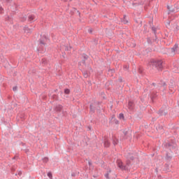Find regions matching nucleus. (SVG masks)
<instances>
[{
	"label": "nucleus",
	"instance_id": "f257e3e1",
	"mask_svg": "<svg viewBox=\"0 0 179 179\" xmlns=\"http://www.w3.org/2000/svg\"><path fill=\"white\" fill-rule=\"evenodd\" d=\"M126 159H127L126 165H124L122 162H117V166L120 170L127 171L129 169V166H131V162H134L135 159H136V153L134 152H127L124 154Z\"/></svg>",
	"mask_w": 179,
	"mask_h": 179
},
{
	"label": "nucleus",
	"instance_id": "f03ea898",
	"mask_svg": "<svg viewBox=\"0 0 179 179\" xmlns=\"http://www.w3.org/2000/svg\"><path fill=\"white\" fill-rule=\"evenodd\" d=\"M50 41V38L46 35H41V38L38 41V52L44 54L46 51L47 43Z\"/></svg>",
	"mask_w": 179,
	"mask_h": 179
},
{
	"label": "nucleus",
	"instance_id": "7ed1b4c3",
	"mask_svg": "<svg viewBox=\"0 0 179 179\" xmlns=\"http://www.w3.org/2000/svg\"><path fill=\"white\" fill-rule=\"evenodd\" d=\"M150 65L152 66V69H156L159 72L163 71V61L162 60L152 59Z\"/></svg>",
	"mask_w": 179,
	"mask_h": 179
},
{
	"label": "nucleus",
	"instance_id": "20e7f679",
	"mask_svg": "<svg viewBox=\"0 0 179 179\" xmlns=\"http://www.w3.org/2000/svg\"><path fill=\"white\" fill-rule=\"evenodd\" d=\"M164 147L165 149H168L171 153H173V151L177 148V143H176V140L171 139L164 143Z\"/></svg>",
	"mask_w": 179,
	"mask_h": 179
},
{
	"label": "nucleus",
	"instance_id": "39448f33",
	"mask_svg": "<svg viewBox=\"0 0 179 179\" xmlns=\"http://www.w3.org/2000/svg\"><path fill=\"white\" fill-rule=\"evenodd\" d=\"M100 104H101V102L100 101H96V102L90 103V113L91 114H94V113H96V110H97L98 111L101 110V106H100Z\"/></svg>",
	"mask_w": 179,
	"mask_h": 179
},
{
	"label": "nucleus",
	"instance_id": "423d86ee",
	"mask_svg": "<svg viewBox=\"0 0 179 179\" xmlns=\"http://www.w3.org/2000/svg\"><path fill=\"white\" fill-rule=\"evenodd\" d=\"M157 114L159 115V117H162L163 115L166 116L167 114H169V112L167 111V109L164 108H161L159 111L157 112Z\"/></svg>",
	"mask_w": 179,
	"mask_h": 179
},
{
	"label": "nucleus",
	"instance_id": "0eeeda50",
	"mask_svg": "<svg viewBox=\"0 0 179 179\" xmlns=\"http://www.w3.org/2000/svg\"><path fill=\"white\" fill-rule=\"evenodd\" d=\"M81 58H82V60H81V62H79V65H82V64H83V65L86 66V61H87V59H89V56L83 53L82 55Z\"/></svg>",
	"mask_w": 179,
	"mask_h": 179
},
{
	"label": "nucleus",
	"instance_id": "6e6552de",
	"mask_svg": "<svg viewBox=\"0 0 179 179\" xmlns=\"http://www.w3.org/2000/svg\"><path fill=\"white\" fill-rule=\"evenodd\" d=\"M165 160L167 163H170V162L173 160V153H170L169 152V151H166L165 155Z\"/></svg>",
	"mask_w": 179,
	"mask_h": 179
},
{
	"label": "nucleus",
	"instance_id": "1a4fd4ad",
	"mask_svg": "<svg viewBox=\"0 0 179 179\" xmlns=\"http://www.w3.org/2000/svg\"><path fill=\"white\" fill-rule=\"evenodd\" d=\"M37 20V18H36V15H29L28 16V22L30 23H33V22H36Z\"/></svg>",
	"mask_w": 179,
	"mask_h": 179
},
{
	"label": "nucleus",
	"instance_id": "9d476101",
	"mask_svg": "<svg viewBox=\"0 0 179 179\" xmlns=\"http://www.w3.org/2000/svg\"><path fill=\"white\" fill-rule=\"evenodd\" d=\"M62 108H64V106H62V105L59 104V105L55 106V110L57 113H61L62 111Z\"/></svg>",
	"mask_w": 179,
	"mask_h": 179
},
{
	"label": "nucleus",
	"instance_id": "9b49d317",
	"mask_svg": "<svg viewBox=\"0 0 179 179\" xmlns=\"http://www.w3.org/2000/svg\"><path fill=\"white\" fill-rule=\"evenodd\" d=\"M159 85H160V86H162V87H164V90H167V83H166V82L161 80L159 83Z\"/></svg>",
	"mask_w": 179,
	"mask_h": 179
},
{
	"label": "nucleus",
	"instance_id": "f8f14e48",
	"mask_svg": "<svg viewBox=\"0 0 179 179\" xmlns=\"http://www.w3.org/2000/svg\"><path fill=\"white\" fill-rule=\"evenodd\" d=\"M177 48H178V44L176 43L173 47L171 48V52H176V51H177Z\"/></svg>",
	"mask_w": 179,
	"mask_h": 179
},
{
	"label": "nucleus",
	"instance_id": "ddd939ff",
	"mask_svg": "<svg viewBox=\"0 0 179 179\" xmlns=\"http://www.w3.org/2000/svg\"><path fill=\"white\" fill-rule=\"evenodd\" d=\"M174 86H176V84L174 83V80L171 79L169 81V89H173V87H174Z\"/></svg>",
	"mask_w": 179,
	"mask_h": 179
},
{
	"label": "nucleus",
	"instance_id": "4468645a",
	"mask_svg": "<svg viewBox=\"0 0 179 179\" xmlns=\"http://www.w3.org/2000/svg\"><path fill=\"white\" fill-rule=\"evenodd\" d=\"M122 23L123 24H127L128 23V20H127V15H124L123 17L121 19Z\"/></svg>",
	"mask_w": 179,
	"mask_h": 179
},
{
	"label": "nucleus",
	"instance_id": "2eb2a0df",
	"mask_svg": "<svg viewBox=\"0 0 179 179\" xmlns=\"http://www.w3.org/2000/svg\"><path fill=\"white\" fill-rule=\"evenodd\" d=\"M164 170L166 171V173H169V171H170V164H165Z\"/></svg>",
	"mask_w": 179,
	"mask_h": 179
},
{
	"label": "nucleus",
	"instance_id": "dca6fc26",
	"mask_svg": "<svg viewBox=\"0 0 179 179\" xmlns=\"http://www.w3.org/2000/svg\"><path fill=\"white\" fill-rule=\"evenodd\" d=\"M103 145L105 148H110V141H108L107 139H105L103 141Z\"/></svg>",
	"mask_w": 179,
	"mask_h": 179
},
{
	"label": "nucleus",
	"instance_id": "f3484780",
	"mask_svg": "<svg viewBox=\"0 0 179 179\" xmlns=\"http://www.w3.org/2000/svg\"><path fill=\"white\" fill-rule=\"evenodd\" d=\"M138 72L140 73V75H143V73H145V69H143V67H139Z\"/></svg>",
	"mask_w": 179,
	"mask_h": 179
},
{
	"label": "nucleus",
	"instance_id": "a211bd4d",
	"mask_svg": "<svg viewBox=\"0 0 179 179\" xmlns=\"http://www.w3.org/2000/svg\"><path fill=\"white\" fill-rule=\"evenodd\" d=\"M112 120H113V122L116 124L118 125L120 124V121L115 118V116L113 115H112Z\"/></svg>",
	"mask_w": 179,
	"mask_h": 179
},
{
	"label": "nucleus",
	"instance_id": "6ab92c4d",
	"mask_svg": "<svg viewBox=\"0 0 179 179\" xmlns=\"http://www.w3.org/2000/svg\"><path fill=\"white\" fill-rule=\"evenodd\" d=\"M82 72H83V75L84 78H89V73H87V71L84 70V71H82Z\"/></svg>",
	"mask_w": 179,
	"mask_h": 179
},
{
	"label": "nucleus",
	"instance_id": "aec40b11",
	"mask_svg": "<svg viewBox=\"0 0 179 179\" xmlns=\"http://www.w3.org/2000/svg\"><path fill=\"white\" fill-rule=\"evenodd\" d=\"M24 31L25 33H31V29H29L28 27H24Z\"/></svg>",
	"mask_w": 179,
	"mask_h": 179
},
{
	"label": "nucleus",
	"instance_id": "412c9836",
	"mask_svg": "<svg viewBox=\"0 0 179 179\" xmlns=\"http://www.w3.org/2000/svg\"><path fill=\"white\" fill-rule=\"evenodd\" d=\"M41 64L43 65H47V64H48V62L46 60V59L43 58L41 59Z\"/></svg>",
	"mask_w": 179,
	"mask_h": 179
},
{
	"label": "nucleus",
	"instance_id": "4be33fe9",
	"mask_svg": "<svg viewBox=\"0 0 179 179\" xmlns=\"http://www.w3.org/2000/svg\"><path fill=\"white\" fill-rule=\"evenodd\" d=\"M119 119L125 121V117L124 116V113H121L119 114Z\"/></svg>",
	"mask_w": 179,
	"mask_h": 179
},
{
	"label": "nucleus",
	"instance_id": "5701e85b",
	"mask_svg": "<svg viewBox=\"0 0 179 179\" xmlns=\"http://www.w3.org/2000/svg\"><path fill=\"white\" fill-rule=\"evenodd\" d=\"M113 145H114V146H116V145H118V139L113 138Z\"/></svg>",
	"mask_w": 179,
	"mask_h": 179
},
{
	"label": "nucleus",
	"instance_id": "b1692460",
	"mask_svg": "<svg viewBox=\"0 0 179 179\" xmlns=\"http://www.w3.org/2000/svg\"><path fill=\"white\" fill-rule=\"evenodd\" d=\"M20 20H21V22H26V20H27V15H24L23 17H21Z\"/></svg>",
	"mask_w": 179,
	"mask_h": 179
},
{
	"label": "nucleus",
	"instance_id": "393cba45",
	"mask_svg": "<svg viewBox=\"0 0 179 179\" xmlns=\"http://www.w3.org/2000/svg\"><path fill=\"white\" fill-rule=\"evenodd\" d=\"M152 31H153L154 34H155V37L157 38V36H156V33H157V29L155 27H152Z\"/></svg>",
	"mask_w": 179,
	"mask_h": 179
},
{
	"label": "nucleus",
	"instance_id": "a878e982",
	"mask_svg": "<svg viewBox=\"0 0 179 179\" xmlns=\"http://www.w3.org/2000/svg\"><path fill=\"white\" fill-rule=\"evenodd\" d=\"M71 93V90L66 88L64 90V94H69Z\"/></svg>",
	"mask_w": 179,
	"mask_h": 179
},
{
	"label": "nucleus",
	"instance_id": "bb28decb",
	"mask_svg": "<svg viewBox=\"0 0 179 179\" xmlns=\"http://www.w3.org/2000/svg\"><path fill=\"white\" fill-rule=\"evenodd\" d=\"M43 163H48V157H45L42 159Z\"/></svg>",
	"mask_w": 179,
	"mask_h": 179
},
{
	"label": "nucleus",
	"instance_id": "cd10ccee",
	"mask_svg": "<svg viewBox=\"0 0 179 179\" xmlns=\"http://www.w3.org/2000/svg\"><path fill=\"white\" fill-rule=\"evenodd\" d=\"M98 41H99L95 38V39H93L92 43H93L95 45H97Z\"/></svg>",
	"mask_w": 179,
	"mask_h": 179
},
{
	"label": "nucleus",
	"instance_id": "c85d7f7f",
	"mask_svg": "<svg viewBox=\"0 0 179 179\" xmlns=\"http://www.w3.org/2000/svg\"><path fill=\"white\" fill-rule=\"evenodd\" d=\"M108 72H111V73H115V69H110L108 70Z\"/></svg>",
	"mask_w": 179,
	"mask_h": 179
},
{
	"label": "nucleus",
	"instance_id": "c756f323",
	"mask_svg": "<svg viewBox=\"0 0 179 179\" xmlns=\"http://www.w3.org/2000/svg\"><path fill=\"white\" fill-rule=\"evenodd\" d=\"M134 103H132V101H129V108H132V106H133Z\"/></svg>",
	"mask_w": 179,
	"mask_h": 179
},
{
	"label": "nucleus",
	"instance_id": "7c9ffc66",
	"mask_svg": "<svg viewBox=\"0 0 179 179\" xmlns=\"http://www.w3.org/2000/svg\"><path fill=\"white\" fill-rule=\"evenodd\" d=\"M48 177H49V178L52 179V173L48 172Z\"/></svg>",
	"mask_w": 179,
	"mask_h": 179
},
{
	"label": "nucleus",
	"instance_id": "2f4dec72",
	"mask_svg": "<svg viewBox=\"0 0 179 179\" xmlns=\"http://www.w3.org/2000/svg\"><path fill=\"white\" fill-rule=\"evenodd\" d=\"M147 43H148V44H152V39H151L150 38H147Z\"/></svg>",
	"mask_w": 179,
	"mask_h": 179
},
{
	"label": "nucleus",
	"instance_id": "473e14b6",
	"mask_svg": "<svg viewBox=\"0 0 179 179\" xmlns=\"http://www.w3.org/2000/svg\"><path fill=\"white\" fill-rule=\"evenodd\" d=\"M13 92H17V86H15L13 87Z\"/></svg>",
	"mask_w": 179,
	"mask_h": 179
},
{
	"label": "nucleus",
	"instance_id": "72a5a7b5",
	"mask_svg": "<svg viewBox=\"0 0 179 179\" xmlns=\"http://www.w3.org/2000/svg\"><path fill=\"white\" fill-rule=\"evenodd\" d=\"M118 82H120V83H122V82H123L122 77H119Z\"/></svg>",
	"mask_w": 179,
	"mask_h": 179
},
{
	"label": "nucleus",
	"instance_id": "f704fd0d",
	"mask_svg": "<svg viewBox=\"0 0 179 179\" xmlns=\"http://www.w3.org/2000/svg\"><path fill=\"white\" fill-rule=\"evenodd\" d=\"M123 133H124V136H127L128 135V131H127V130H124L123 131Z\"/></svg>",
	"mask_w": 179,
	"mask_h": 179
},
{
	"label": "nucleus",
	"instance_id": "c9c22d12",
	"mask_svg": "<svg viewBox=\"0 0 179 179\" xmlns=\"http://www.w3.org/2000/svg\"><path fill=\"white\" fill-rule=\"evenodd\" d=\"M71 177H76V172L71 173Z\"/></svg>",
	"mask_w": 179,
	"mask_h": 179
},
{
	"label": "nucleus",
	"instance_id": "e433bc0d",
	"mask_svg": "<svg viewBox=\"0 0 179 179\" xmlns=\"http://www.w3.org/2000/svg\"><path fill=\"white\" fill-rule=\"evenodd\" d=\"M176 10L174 9H170L169 11V13H173V12H175Z\"/></svg>",
	"mask_w": 179,
	"mask_h": 179
},
{
	"label": "nucleus",
	"instance_id": "4c0bfd02",
	"mask_svg": "<svg viewBox=\"0 0 179 179\" xmlns=\"http://www.w3.org/2000/svg\"><path fill=\"white\" fill-rule=\"evenodd\" d=\"M176 10L174 9H170L169 11V13H173V12H175Z\"/></svg>",
	"mask_w": 179,
	"mask_h": 179
},
{
	"label": "nucleus",
	"instance_id": "58836bf2",
	"mask_svg": "<svg viewBox=\"0 0 179 179\" xmlns=\"http://www.w3.org/2000/svg\"><path fill=\"white\" fill-rule=\"evenodd\" d=\"M1 13H3V8L1 6H0V15Z\"/></svg>",
	"mask_w": 179,
	"mask_h": 179
},
{
	"label": "nucleus",
	"instance_id": "ea45409f",
	"mask_svg": "<svg viewBox=\"0 0 179 179\" xmlns=\"http://www.w3.org/2000/svg\"><path fill=\"white\" fill-rule=\"evenodd\" d=\"M109 173H106L105 174V177H106V178H107V179H109L110 178H109Z\"/></svg>",
	"mask_w": 179,
	"mask_h": 179
},
{
	"label": "nucleus",
	"instance_id": "a19ab883",
	"mask_svg": "<svg viewBox=\"0 0 179 179\" xmlns=\"http://www.w3.org/2000/svg\"><path fill=\"white\" fill-rule=\"evenodd\" d=\"M170 23H171L170 20L166 22V27H169V26H170Z\"/></svg>",
	"mask_w": 179,
	"mask_h": 179
},
{
	"label": "nucleus",
	"instance_id": "79ce46f5",
	"mask_svg": "<svg viewBox=\"0 0 179 179\" xmlns=\"http://www.w3.org/2000/svg\"><path fill=\"white\" fill-rule=\"evenodd\" d=\"M88 164H89L90 167H92V166H93L92 161L88 162Z\"/></svg>",
	"mask_w": 179,
	"mask_h": 179
},
{
	"label": "nucleus",
	"instance_id": "37998d69",
	"mask_svg": "<svg viewBox=\"0 0 179 179\" xmlns=\"http://www.w3.org/2000/svg\"><path fill=\"white\" fill-rule=\"evenodd\" d=\"M88 69H89L91 72H93V69H92V66H88Z\"/></svg>",
	"mask_w": 179,
	"mask_h": 179
},
{
	"label": "nucleus",
	"instance_id": "c03bdc74",
	"mask_svg": "<svg viewBox=\"0 0 179 179\" xmlns=\"http://www.w3.org/2000/svg\"><path fill=\"white\" fill-rule=\"evenodd\" d=\"M13 0H6V2L7 3H10V2H12Z\"/></svg>",
	"mask_w": 179,
	"mask_h": 179
},
{
	"label": "nucleus",
	"instance_id": "a18cd8bd",
	"mask_svg": "<svg viewBox=\"0 0 179 179\" xmlns=\"http://www.w3.org/2000/svg\"><path fill=\"white\" fill-rule=\"evenodd\" d=\"M157 120V117H152V121H156Z\"/></svg>",
	"mask_w": 179,
	"mask_h": 179
},
{
	"label": "nucleus",
	"instance_id": "49530a36",
	"mask_svg": "<svg viewBox=\"0 0 179 179\" xmlns=\"http://www.w3.org/2000/svg\"><path fill=\"white\" fill-rule=\"evenodd\" d=\"M6 19V20H9V19H10V17L9 16H7V17Z\"/></svg>",
	"mask_w": 179,
	"mask_h": 179
},
{
	"label": "nucleus",
	"instance_id": "de8ad7c7",
	"mask_svg": "<svg viewBox=\"0 0 179 179\" xmlns=\"http://www.w3.org/2000/svg\"><path fill=\"white\" fill-rule=\"evenodd\" d=\"M167 9L169 10L171 9L170 6H167Z\"/></svg>",
	"mask_w": 179,
	"mask_h": 179
},
{
	"label": "nucleus",
	"instance_id": "09e8293b",
	"mask_svg": "<svg viewBox=\"0 0 179 179\" xmlns=\"http://www.w3.org/2000/svg\"><path fill=\"white\" fill-rule=\"evenodd\" d=\"M76 10V8H73V12H75Z\"/></svg>",
	"mask_w": 179,
	"mask_h": 179
},
{
	"label": "nucleus",
	"instance_id": "8fccbe9b",
	"mask_svg": "<svg viewBox=\"0 0 179 179\" xmlns=\"http://www.w3.org/2000/svg\"><path fill=\"white\" fill-rule=\"evenodd\" d=\"M152 86H156V83H152Z\"/></svg>",
	"mask_w": 179,
	"mask_h": 179
},
{
	"label": "nucleus",
	"instance_id": "3c124183",
	"mask_svg": "<svg viewBox=\"0 0 179 179\" xmlns=\"http://www.w3.org/2000/svg\"><path fill=\"white\" fill-rule=\"evenodd\" d=\"M77 12H78L79 16H80V12H79V10H77Z\"/></svg>",
	"mask_w": 179,
	"mask_h": 179
},
{
	"label": "nucleus",
	"instance_id": "603ef678",
	"mask_svg": "<svg viewBox=\"0 0 179 179\" xmlns=\"http://www.w3.org/2000/svg\"><path fill=\"white\" fill-rule=\"evenodd\" d=\"M18 176H22V172H19Z\"/></svg>",
	"mask_w": 179,
	"mask_h": 179
},
{
	"label": "nucleus",
	"instance_id": "864d4df0",
	"mask_svg": "<svg viewBox=\"0 0 179 179\" xmlns=\"http://www.w3.org/2000/svg\"><path fill=\"white\" fill-rule=\"evenodd\" d=\"M52 97H57V95L56 94H53Z\"/></svg>",
	"mask_w": 179,
	"mask_h": 179
},
{
	"label": "nucleus",
	"instance_id": "5fc2aeb1",
	"mask_svg": "<svg viewBox=\"0 0 179 179\" xmlns=\"http://www.w3.org/2000/svg\"><path fill=\"white\" fill-rule=\"evenodd\" d=\"M92 29H89V33H92Z\"/></svg>",
	"mask_w": 179,
	"mask_h": 179
},
{
	"label": "nucleus",
	"instance_id": "6e6d98bb",
	"mask_svg": "<svg viewBox=\"0 0 179 179\" xmlns=\"http://www.w3.org/2000/svg\"><path fill=\"white\" fill-rule=\"evenodd\" d=\"M16 159V157H13V160H15Z\"/></svg>",
	"mask_w": 179,
	"mask_h": 179
},
{
	"label": "nucleus",
	"instance_id": "4d7b16f0",
	"mask_svg": "<svg viewBox=\"0 0 179 179\" xmlns=\"http://www.w3.org/2000/svg\"><path fill=\"white\" fill-rule=\"evenodd\" d=\"M176 30H178V26L176 27Z\"/></svg>",
	"mask_w": 179,
	"mask_h": 179
},
{
	"label": "nucleus",
	"instance_id": "13d9d810",
	"mask_svg": "<svg viewBox=\"0 0 179 179\" xmlns=\"http://www.w3.org/2000/svg\"><path fill=\"white\" fill-rule=\"evenodd\" d=\"M26 152H29V150H27Z\"/></svg>",
	"mask_w": 179,
	"mask_h": 179
},
{
	"label": "nucleus",
	"instance_id": "bf43d9fd",
	"mask_svg": "<svg viewBox=\"0 0 179 179\" xmlns=\"http://www.w3.org/2000/svg\"><path fill=\"white\" fill-rule=\"evenodd\" d=\"M155 170H156V171H157V168H156V169H155Z\"/></svg>",
	"mask_w": 179,
	"mask_h": 179
},
{
	"label": "nucleus",
	"instance_id": "052dcab7",
	"mask_svg": "<svg viewBox=\"0 0 179 179\" xmlns=\"http://www.w3.org/2000/svg\"><path fill=\"white\" fill-rule=\"evenodd\" d=\"M159 128L163 129V127H159Z\"/></svg>",
	"mask_w": 179,
	"mask_h": 179
},
{
	"label": "nucleus",
	"instance_id": "680f3d73",
	"mask_svg": "<svg viewBox=\"0 0 179 179\" xmlns=\"http://www.w3.org/2000/svg\"><path fill=\"white\" fill-rule=\"evenodd\" d=\"M94 178H96V176H94Z\"/></svg>",
	"mask_w": 179,
	"mask_h": 179
},
{
	"label": "nucleus",
	"instance_id": "e2e57ef3",
	"mask_svg": "<svg viewBox=\"0 0 179 179\" xmlns=\"http://www.w3.org/2000/svg\"><path fill=\"white\" fill-rule=\"evenodd\" d=\"M72 1V0H70V1Z\"/></svg>",
	"mask_w": 179,
	"mask_h": 179
},
{
	"label": "nucleus",
	"instance_id": "0e129e2a",
	"mask_svg": "<svg viewBox=\"0 0 179 179\" xmlns=\"http://www.w3.org/2000/svg\"><path fill=\"white\" fill-rule=\"evenodd\" d=\"M134 1H136V0H134Z\"/></svg>",
	"mask_w": 179,
	"mask_h": 179
}]
</instances>
